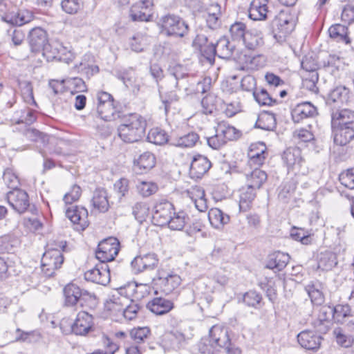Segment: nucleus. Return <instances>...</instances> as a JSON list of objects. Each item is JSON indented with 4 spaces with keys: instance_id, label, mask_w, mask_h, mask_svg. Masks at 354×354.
<instances>
[{
    "instance_id": "nucleus-42",
    "label": "nucleus",
    "mask_w": 354,
    "mask_h": 354,
    "mask_svg": "<svg viewBox=\"0 0 354 354\" xmlns=\"http://www.w3.org/2000/svg\"><path fill=\"white\" fill-rule=\"evenodd\" d=\"M328 33L330 37L337 41H342L346 44L350 43L348 28L344 25L337 24L331 26L328 29Z\"/></svg>"
},
{
    "instance_id": "nucleus-43",
    "label": "nucleus",
    "mask_w": 354,
    "mask_h": 354,
    "mask_svg": "<svg viewBox=\"0 0 354 354\" xmlns=\"http://www.w3.org/2000/svg\"><path fill=\"white\" fill-rule=\"evenodd\" d=\"M189 218L185 212H174L171 218H169V222L166 225L171 230H181L185 227Z\"/></svg>"
},
{
    "instance_id": "nucleus-35",
    "label": "nucleus",
    "mask_w": 354,
    "mask_h": 354,
    "mask_svg": "<svg viewBox=\"0 0 354 354\" xmlns=\"http://www.w3.org/2000/svg\"><path fill=\"white\" fill-rule=\"evenodd\" d=\"M199 136L194 132H190L187 134L174 136H171L169 140L170 145L182 148H189L194 147L198 140Z\"/></svg>"
},
{
    "instance_id": "nucleus-46",
    "label": "nucleus",
    "mask_w": 354,
    "mask_h": 354,
    "mask_svg": "<svg viewBox=\"0 0 354 354\" xmlns=\"http://www.w3.org/2000/svg\"><path fill=\"white\" fill-rule=\"evenodd\" d=\"M216 131L220 135V137L222 138L225 144L227 141L234 140L239 137V132H237L236 129L234 127L224 122L218 124Z\"/></svg>"
},
{
    "instance_id": "nucleus-19",
    "label": "nucleus",
    "mask_w": 354,
    "mask_h": 354,
    "mask_svg": "<svg viewBox=\"0 0 354 354\" xmlns=\"http://www.w3.org/2000/svg\"><path fill=\"white\" fill-rule=\"evenodd\" d=\"M212 165L208 158L198 154L193 157L189 174L192 178H201L210 169Z\"/></svg>"
},
{
    "instance_id": "nucleus-23",
    "label": "nucleus",
    "mask_w": 354,
    "mask_h": 354,
    "mask_svg": "<svg viewBox=\"0 0 354 354\" xmlns=\"http://www.w3.org/2000/svg\"><path fill=\"white\" fill-rule=\"evenodd\" d=\"M175 88H171V85L166 82L158 87V91L161 102L164 106V110L167 114L173 103L178 102V96L174 91Z\"/></svg>"
},
{
    "instance_id": "nucleus-27",
    "label": "nucleus",
    "mask_w": 354,
    "mask_h": 354,
    "mask_svg": "<svg viewBox=\"0 0 354 354\" xmlns=\"http://www.w3.org/2000/svg\"><path fill=\"white\" fill-rule=\"evenodd\" d=\"M216 55L222 59H230L233 57L234 59H239L235 56L236 51L235 45L232 44L226 37L220 38L216 46Z\"/></svg>"
},
{
    "instance_id": "nucleus-17",
    "label": "nucleus",
    "mask_w": 354,
    "mask_h": 354,
    "mask_svg": "<svg viewBox=\"0 0 354 354\" xmlns=\"http://www.w3.org/2000/svg\"><path fill=\"white\" fill-rule=\"evenodd\" d=\"M304 290L315 306H321L325 301L324 290L325 286L318 280L310 281L304 287Z\"/></svg>"
},
{
    "instance_id": "nucleus-31",
    "label": "nucleus",
    "mask_w": 354,
    "mask_h": 354,
    "mask_svg": "<svg viewBox=\"0 0 354 354\" xmlns=\"http://www.w3.org/2000/svg\"><path fill=\"white\" fill-rule=\"evenodd\" d=\"M133 164L135 170L140 174L145 173L155 166L156 158L152 153L146 151L134 159Z\"/></svg>"
},
{
    "instance_id": "nucleus-52",
    "label": "nucleus",
    "mask_w": 354,
    "mask_h": 354,
    "mask_svg": "<svg viewBox=\"0 0 354 354\" xmlns=\"http://www.w3.org/2000/svg\"><path fill=\"white\" fill-rule=\"evenodd\" d=\"M138 193L143 198H147L156 194L158 190L156 183L150 181H142L136 185Z\"/></svg>"
},
{
    "instance_id": "nucleus-41",
    "label": "nucleus",
    "mask_w": 354,
    "mask_h": 354,
    "mask_svg": "<svg viewBox=\"0 0 354 354\" xmlns=\"http://www.w3.org/2000/svg\"><path fill=\"white\" fill-rule=\"evenodd\" d=\"M276 124L274 114L263 112L259 115L255 127L266 131H272L276 127Z\"/></svg>"
},
{
    "instance_id": "nucleus-59",
    "label": "nucleus",
    "mask_w": 354,
    "mask_h": 354,
    "mask_svg": "<svg viewBox=\"0 0 354 354\" xmlns=\"http://www.w3.org/2000/svg\"><path fill=\"white\" fill-rule=\"evenodd\" d=\"M37 120V112L30 109H25L20 111V115L17 120V124H25L30 125Z\"/></svg>"
},
{
    "instance_id": "nucleus-49",
    "label": "nucleus",
    "mask_w": 354,
    "mask_h": 354,
    "mask_svg": "<svg viewBox=\"0 0 354 354\" xmlns=\"http://www.w3.org/2000/svg\"><path fill=\"white\" fill-rule=\"evenodd\" d=\"M63 83L73 94L87 90L84 81L80 77H68L64 80Z\"/></svg>"
},
{
    "instance_id": "nucleus-9",
    "label": "nucleus",
    "mask_w": 354,
    "mask_h": 354,
    "mask_svg": "<svg viewBox=\"0 0 354 354\" xmlns=\"http://www.w3.org/2000/svg\"><path fill=\"white\" fill-rule=\"evenodd\" d=\"M28 44L32 52L42 51L45 55L48 50L45 47L48 44V35L46 31L40 28L36 27L31 29L28 36Z\"/></svg>"
},
{
    "instance_id": "nucleus-22",
    "label": "nucleus",
    "mask_w": 354,
    "mask_h": 354,
    "mask_svg": "<svg viewBox=\"0 0 354 354\" xmlns=\"http://www.w3.org/2000/svg\"><path fill=\"white\" fill-rule=\"evenodd\" d=\"M331 125L354 127V111L348 109L333 111Z\"/></svg>"
},
{
    "instance_id": "nucleus-8",
    "label": "nucleus",
    "mask_w": 354,
    "mask_h": 354,
    "mask_svg": "<svg viewBox=\"0 0 354 354\" xmlns=\"http://www.w3.org/2000/svg\"><path fill=\"white\" fill-rule=\"evenodd\" d=\"M65 304L66 306H73L82 300L86 301L95 299V295L86 290H82L74 283H69L64 288Z\"/></svg>"
},
{
    "instance_id": "nucleus-6",
    "label": "nucleus",
    "mask_w": 354,
    "mask_h": 354,
    "mask_svg": "<svg viewBox=\"0 0 354 354\" xmlns=\"http://www.w3.org/2000/svg\"><path fill=\"white\" fill-rule=\"evenodd\" d=\"M153 281L161 292L165 295H169L180 286L181 279L178 274L172 272L159 270Z\"/></svg>"
},
{
    "instance_id": "nucleus-18",
    "label": "nucleus",
    "mask_w": 354,
    "mask_h": 354,
    "mask_svg": "<svg viewBox=\"0 0 354 354\" xmlns=\"http://www.w3.org/2000/svg\"><path fill=\"white\" fill-rule=\"evenodd\" d=\"M322 338L313 331L305 330L297 335L298 343L305 349L317 351L320 348Z\"/></svg>"
},
{
    "instance_id": "nucleus-14",
    "label": "nucleus",
    "mask_w": 354,
    "mask_h": 354,
    "mask_svg": "<svg viewBox=\"0 0 354 354\" xmlns=\"http://www.w3.org/2000/svg\"><path fill=\"white\" fill-rule=\"evenodd\" d=\"M131 267L135 274L154 270L158 264V259L154 253H148L136 257L131 261Z\"/></svg>"
},
{
    "instance_id": "nucleus-45",
    "label": "nucleus",
    "mask_w": 354,
    "mask_h": 354,
    "mask_svg": "<svg viewBox=\"0 0 354 354\" xmlns=\"http://www.w3.org/2000/svg\"><path fill=\"white\" fill-rule=\"evenodd\" d=\"M241 41L249 50H255L263 44V39L261 33L249 30H248Z\"/></svg>"
},
{
    "instance_id": "nucleus-16",
    "label": "nucleus",
    "mask_w": 354,
    "mask_h": 354,
    "mask_svg": "<svg viewBox=\"0 0 354 354\" xmlns=\"http://www.w3.org/2000/svg\"><path fill=\"white\" fill-rule=\"evenodd\" d=\"M66 216L76 225L77 230L83 231L88 226V211L83 207H68L66 210Z\"/></svg>"
},
{
    "instance_id": "nucleus-21",
    "label": "nucleus",
    "mask_w": 354,
    "mask_h": 354,
    "mask_svg": "<svg viewBox=\"0 0 354 354\" xmlns=\"http://www.w3.org/2000/svg\"><path fill=\"white\" fill-rule=\"evenodd\" d=\"M209 337L216 344V346L220 347L221 349L231 346L228 330L225 327L213 326L209 330Z\"/></svg>"
},
{
    "instance_id": "nucleus-30",
    "label": "nucleus",
    "mask_w": 354,
    "mask_h": 354,
    "mask_svg": "<svg viewBox=\"0 0 354 354\" xmlns=\"http://www.w3.org/2000/svg\"><path fill=\"white\" fill-rule=\"evenodd\" d=\"M152 7L136 3L131 7L129 15L133 21H149L152 18Z\"/></svg>"
},
{
    "instance_id": "nucleus-3",
    "label": "nucleus",
    "mask_w": 354,
    "mask_h": 354,
    "mask_svg": "<svg viewBox=\"0 0 354 354\" xmlns=\"http://www.w3.org/2000/svg\"><path fill=\"white\" fill-rule=\"evenodd\" d=\"M274 37L278 41L284 40L295 29L293 17L285 10H281L272 22Z\"/></svg>"
},
{
    "instance_id": "nucleus-12",
    "label": "nucleus",
    "mask_w": 354,
    "mask_h": 354,
    "mask_svg": "<svg viewBox=\"0 0 354 354\" xmlns=\"http://www.w3.org/2000/svg\"><path fill=\"white\" fill-rule=\"evenodd\" d=\"M84 279L88 281L106 286L111 280L109 266L101 263L96 265L84 273Z\"/></svg>"
},
{
    "instance_id": "nucleus-34",
    "label": "nucleus",
    "mask_w": 354,
    "mask_h": 354,
    "mask_svg": "<svg viewBox=\"0 0 354 354\" xmlns=\"http://www.w3.org/2000/svg\"><path fill=\"white\" fill-rule=\"evenodd\" d=\"M117 77L124 83L126 87L131 88L133 92L140 91V83L133 68H130L119 71L117 73Z\"/></svg>"
},
{
    "instance_id": "nucleus-56",
    "label": "nucleus",
    "mask_w": 354,
    "mask_h": 354,
    "mask_svg": "<svg viewBox=\"0 0 354 354\" xmlns=\"http://www.w3.org/2000/svg\"><path fill=\"white\" fill-rule=\"evenodd\" d=\"M5 184L11 190L19 189L20 181L17 175L10 168L5 169L3 175Z\"/></svg>"
},
{
    "instance_id": "nucleus-32",
    "label": "nucleus",
    "mask_w": 354,
    "mask_h": 354,
    "mask_svg": "<svg viewBox=\"0 0 354 354\" xmlns=\"http://www.w3.org/2000/svg\"><path fill=\"white\" fill-rule=\"evenodd\" d=\"M317 269L322 271L331 270L337 264V256L329 250L320 252L317 257Z\"/></svg>"
},
{
    "instance_id": "nucleus-10",
    "label": "nucleus",
    "mask_w": 354,
    "mask_h": 354,
    "mask_svg": "<svg viewBox=\"0 0 354 354\" xmlns=\"http://www.w3.org/2000/svg\"><path fill=\"white\" fill-rule=\"evenodd\" d=\"M6 198L9 205L19 214L24 213L30 207L29 196L21 189L10 190Z\"/></svg>"
},
{
    "instance_id": "nucleus-64",
    "label": "nucleus",
    "mask_w": 354,
    "mask_h": 354,
    "mask_svg": "<svg viewBox=\"0 0 354 354\" xmlns=\"http://www.w3.org/2000/svg\"><path fill=\"white\" fill-rule=\"evenodd\" d=\"M340 183L348 189H354V168L348 169L339 176Z\"/></svg>"
},
{
    "instance_id": "nucleus-2",
    "label": "nucleus",
    "mask_w": 354,
    "mask_h": 354,
    "mask_svg": "<svg viewBox=\"0 0 354 354\" xmlns=\"http://www.w3.org/2000/svg\"><path fill=\"white\" fill-rule=\"evenodd\" d=\"M48 250L43 254L41 264L43 276L46 278L53 277L64 263V258L62 251L65 250L66 242H55L48 245Z\"/></svg>"
},
{
    "instance_id": "nucleus-20",
    "label": "nucleus",
    "mask_w": 354,
    "mask_h": 354,
    "mask_svg": "<svg viewBox=\"0 0 354 354\" xmlns=\"http://www.w3.org/2000/svg\"><path fill=\"white\" fill-rule=\"evenodd\" d=\"M333 142L339 146H345L354 139V127L331 125Z\"/></svg>"
},
{
    "instance_id": "nucleus-57",
    "label": "nucleus",
    "mask_w": 354,
    "mask_h": 354,
    "mask_svg": "<svg viewBox=\"0 0 354 354\" xmlns=\"http://www.w3.org/2000/svg\"><path fill=\"white\" fill-rule=\"evenodd\" d=\"M198 349L202 354H217L221 350L209 337L201 339Z\"/></svg>"
},
{
    "instance_id": "nucleus-38",
    "label": "nucleus",
    "mask_w": 354,
    "mask_h": 354,
    "mask_svg": "<svg viewBox=\"0 0 354 354\" xmlns=\"http://www.w3.org/2000/svg\"><path fill=\"white\" fill-rule=\"evenodd\" d=\"M33 17L32 12L28 10H21L15 15H6L3 19L9 24L21 26L30 22Z\"/></svg>"
},
{
    "instance_id": "nucleus-7",
    "label": "nucleus",
    "mask_w": 354,
    "mask_h": 354,
    "mask_svg": "<svg viewBox=\"0 0 354 354\" xmlns=\"http://www.w3.org/2000/svg\"><path fill=\"white\" fill-rule=\"evenodd\" d=\"M174 212V205L165 199L156 202L153 209L152 221L158 226H166Z\"/></svg>"
},
{
    "instance_id": "nucleus-4",
    "label": "nucleus",
    "mask_w": 354,
    "mask_h": 354,
    "mask_svg": "<svg viewBox=\"0 0 354 354\" xmlns=\"http://www.w3.org/2000/svg\"><path fill=\"white\" fill-rule=\"evenodd\" d=\"M162 31L168 36L183 37L188 32V25L178 15L167 14L161 17Z\"/></svg>"
},
{
    "instance_id": "nucleus-47",
    "label": "nucleus",
    "mask_w": 354,
    "mask_h": 354,
    "mask_svg": "<svg viewBox=\"0 0 354 354\" xmlns=\"http://www.w3.org/2000/svg\"><path fill=\"white\" fill-rule=\"evenodd\" d=\"M132 214L140 223L145 221L149 214V207L145 202H136L131 207Z\"/></svg>"
},
{
    "instance_id": "nucleus-51",
    "label": "nucleus",
    "mask_w": 354,
    "mask_h": 354,
    "mask_svg": "<svg viewBox=\"0 0 354 354\" xmlns=\"http://www.w3.org/2000/svg\"><path fill=\"white\" fill-rule=\"evenodd\" d=\"M243 301L245 305L254 308H260L262 305V296L255 290H250L245 292L243 297Z\"/></svg>"
},
{
    "instance_id": "nucleus-55",
    "label": "nucleus",
    "mask_w": 354,
    "mask_h": 354,
    "mask_svg": "<svg viewBox=\"0 0 354 354\" xmlns=\"http://www.w3.org/2000/svg\"><path fill=\"white\" fill-rule=\"evenodd\" d=\"M97 113L98 116L104 121H111L115 118V109L113 102L97 104Z\"/></svg>"
},
{
    "instance_id": "nucleus-44",
    "label": "nucleus",
    "mask_w": 354,
    "mask_h": 354,
    "mask_svg": "<svg viewBox=\"0 0 354 354\" xmlns=\"http://www.w3.org/2000/svg\"><path fill=\"white\" fill-rule=\"evenodd\" d=\"M191 194H193L191 198L196 208L201 212H205L208 206L207 200L205 198V191L202 188L196 187L192 189Z\"/></svg>"
},
{
    "instance_id": "nucleus-15",
    "label": "nucleus",
    "mask_w": 354,
    "mask_h": 354,
    "mask_svg": "<svg viewBox=\"0 0 354 354\" xmlns=\"http://www.w3.org/2000/svg\"><path fill=\"white\" fill-rule=\"evenodd\" d=\"M282 159L286 165L288 171L297 173L300 171L301 168L305 163L302 157L301 151L298 147H290L287 149L282 156Z\"/></svg>"
},
{
    "instance_id": "nucleus-63",
    "label": "nucleus",
    "mask_w": 354,
    "mask_h": 354,
    "mask_svg": "<svg viewBox=\"0 0 354 354\" xmlns=\"http://www.w3.org/2000/svg\"><path fill=\"white\" fill-rule=\"evenodd\" d=\"M150 335V329L148 327H139L133 328L130 332L131 338L136 344L143 342Z\"/></svg>"
},
{
    "instance_id": "nucleus-61",
    "label": "nucleus",
    "mask_w": 354,
    "mask_h": 354,
    "mask_svg": "<svg viewBox=\"0 0 354 354\" xmlns=\"http://www.w3.org/2000/svg\"><path fill=\"white\" fill-rule=\"evenodd\" d=\"M231 36L234 40L242 41L248 30L246 26L242 22H235L230 29Z\"/></svg>"
},
{
    "instance_id": "nucleus-58",
    "label": "nucleus",
    "mask_w": 354,
    "mask_h": 354,
    "mask_svg": "<svg viewBox=\"0 0 354 354\" xmlns=\"http://www.w3.org/2000/svg\"><path fill=\"white\" fill-rule=\"evenodd\" d=\"M323 66L325 68H332V72L335 70L339 71L342 69L344 66V58L337 55H328L326 60L323 62Z\"/></svg>"
},
{
    "instance_id": "nucleus-60",
    "label": "nucleus",
    "mask_w": 354,
    "mask_h": 354,
    "mask_svg": "<svg viewBox=\"0 0 354 354\" xmlns=\"http://www.w3.org/2000/svg\"><path fill=\"white\" fill-rule=\"evenodd\" d=\"M74 69L82 75H85L87 77L93 76L99 71L97 66L90 64L87 62H80L74 66Z\"/></svg>"
},
{
    "instance_id": "nucleus-50",
    "label": "nucleus",
    "mask_w": 354,
    "mask_h": 354,
    "mask_svg": "<svg viewBox=\"0 0 354 354\" xmlns=\"http://www.w3.org/2000/svg\"><path fill=\"white\" fill-rule=\"evenodd\" d=\"M51 48L56 51V55L53 57V58H56V60L68 64L74 59L73 53L61 44L57 43L56 45L52 46Z\"/></svg>"
},
{
    "instance_id": "nucleus-1",
    "label": "nucleus",
    "mask_w": 354,
    "mask_h": 354,
    "mask_svg": "<svg viewBox=\"0 0 354 354\" xmlns=\"http://www.w3.org/2000/svg\"><path fill=\"white\" fill-rule=\"evenodd\" d=\"M146 127L145 119L139 114L133 113L124 123L118 127V134L124 142H136L145 136Z\"/></svg>"
},
{
    "instance_id": "nucleus-28",
    "label": "nucleus",
    "mask_w": 354,
    "mask_h": 354,
    "mask_svg": "<svg viewBox=\"0 0 354 354\" xmlns=\"http://www.w3.org/2000/svg\"><path fill=\"white\" fill-rule=\"evenodd\" d=\"M267 155L266 147L263 142L258 145H252L248 153L249 165L252 167H259L262 165Z\"/></svg>"
},
{
    "instance_id": "nucleus-24",
    "label": "nucleus",
    "mask_w": 354,
    "mask_h": 354,
    "mask_svg": "<svg viewBox=\"0 0 354 354\" xmlns=\"http://www.w3.org/2000/svg\"><path fill=\"white\" fill-rule=\"evenodd\" d=\"M189 75V74L183 66L177 64L171 69V75L165 79V82L171 84V88L180 89L185 86V79Z\"/></svg>"
},
{
    "instance_id": "nucleus-29",
    "label": "nucleus",
    "mask_w": 354,
    "mask_h": 354,
    "mask_svg": "<svg viewBox=\"0 0 354 354\" xmlns=\"http://www.w3.org/2000/svg\"><path fill=\"white\" fill-rule=\"evenodd\" d=\"M248 12L249 17L254 21L266 19L268 12V0H253Z\"/></svg>"
},
{
    "instance_id": "nucleus-37",
    "label": "nucleus",
    "mask_w": 354,
    "mask_h": 354,
    "mask_svg": "<svg viewBox=\"0 0 354 354\" xmlns=\"http://www.w3.org/2000/svg\"><path fill=\"white\" fill-rule=\"evenodd\" d=\"M245 178L246 185L259 189L267 180L268 176L266 171L255 168L251 172L245 174Z\"/></svg>"
},
{
    "instance_id": "nucleus-11",
    "label": "nucleus",
    "mask_w": 354,
    "mask_h": 354,
    "mask_svg": "<svg viewBox=\"0 0 354 354\" xmlns=\"http://www.w3.org/2000/svg\"><path fill=\"white\" fill-rule=\"evenodd\" d=\"M317 115V108L308 101L298 103L291 109V117L295 123H299L305 119L313 118Z\"/></svg>"
},
{
    "instance_id": "nucleus-13",
    "label": "nucleus",
    "mask_w": 354,
    "mask_h": 354,
    "mask_svg": "<svg viewBox=\"0 0 354 354\" xmlns=\"http://www.w3.org/2000/svg\"><path fill=\"white\" fill-rule=\"evenodd\" d=\"M93 316L85 311H81L71 325V331L76 335L86 336L93 330Z\"/></svg>"
},
{
    "instance_id": "nucleus-26",
    "label": "nucleus",
    "mask_w": 354,
    "mask_h": 354,
    "mask_svg": "<svg viewBox=\"0 0 354 354\" xmlns=\"http://www.w3.org/2000/svg\"><path fill=\"white\" fill-rule=\"evenodd\" d=\"M352 93L344 86L335 88L329 94L328 102L337 103L338 106L348 105L352 102Z\"/></svg>"
},
{
    "instance_id": "nucleus-25",
    "label": "nucleus",
    "mask_w": 354,
    "mask_h": 354,
    "mask_svg": "<svg viewBox=\"0 0 354 354\" xmlns=\"http://www.w3.org/2000/svg\"><path fill=\"white\" fill-rule=\"evenodd\" d=\"M147 308L153 313L162 315L171 310L174 305L171 300L158 297L150 300L147 304Z\"/></svg>"
},
{
    "instance_id": "nucleus-36",
    "label": "nucleus",
    "mask_w": 354,
    "mask_h": 354,
    "mask_svg": "<svg viewBox=\"0 0 354 354\" xmlns=\"http://www.w3.org/2000/svg\"><path fill=\"white\" fill-rule=\"evenodd\" d=\"M208 218L215 229H222L230 221V216L218 208L211 209L208 212Z\"/></svg>"
},
{
    "instance_id": "nucleus-5",
    "label": "nucleus",
    "mask_w": 354,
    "mask_h": 354,
    "mask_svg": "<svg viewBox=\"0 0 354 354\" xmlns=\"http://www.w3.org/2000/svg\"><path fill=\"white\" fill-rule=\"evenodd\" d=\"M120 250V242L118 239L111 236L100 241L95 251L96 258L101 263L113 261Z\"/></svg>"
},
{
    "instance_id": "nucleus-40",
    "label": "nucleus",
    "mask_w": 354,
    "mask_h": 354,
    "mask_svg": "<svg viewBox=\"0 0 354 354\" xmlns=\"http://www.w3.org/2000/svg\"><path fill=\"white\" fill-rule=\"evenodd\" d=\"M290 257L288 254L281 252H276L270 255L266 268L269 269H277L278 270H283L288 264Z\"/></svg>"
},
{
    "instance_id": "nucleus-62",
    "label": "nucleus",
    "mask_w": 354,
    "mask_h": 354,
    "mask_svg": "<svg viewBox=\"0 0 354 354\" xmlns=\"http://www.w3.org/2000/svg\"><path fill=\"white\" fill-rule=\"evenodd\" d=\"M297 185L295 180H291L286 182L279 193V198L286 202L294 194Z\"/></svg>"
},
{
    "instance_id": "nucleus-54",
    "label": "nucleus",
    "mask_w": 354,
    "mask_h": 354,
    "mask_svg": "<svg viewBox=\"0 0 354 354\" xmlns=\"http://www.w3.org/2000/svg\"><path fill=\"white\" fill-rule=\"evenodd\" d=\"M84 0H61L62 10L68 15H75L83 8Z\"/></svg>"
},
{
    "instance_id": "nucleus-33",
    "label": "nucleus",
    "mask_w": 354,
    "mask_h": 354,
    "mask_svg": "<svg viewBox=\"0 0 354 354\" xmlns=\"http://www.w3.org/2000/svg\"><path fill=\"white\" fill-rule=\"evenodd\" d=\"M91 204L100 212H106L109 209L108 196L105 189L97 188L93 194Z\"/></svg>"
},
{
    "instance_id": "nucleus-48",
    "label": "nucleus",
    "mask_w": 354,
    "mask_h": 354,
    "mask_svg": "<svg viewBox=\"0 0 354 354\" xmlns=\"http://www.w3.org/2000/svg\"><path fill=\"white\" fill-rule=\"evenodd\" d=\"M147 140L154 145H162L169 142V137L164 130L156 127L149 131Z\"/></svg>"
},
{
    "instance_id": "nucleus-53",
    "label": "nucleus",
    "mask_w": 354,
    "mask_h": 354,
    "mask_svg": "<svg viewBox=\"0 0 354 354\" xmlns=\"http://www.w3.org/2000/svg\"><path fill=\"white\" fill-rule=\"evenodd\" d=\"M254 100L260 106H272L276 104L277 100L270 97L265 88H258L252 94Z\"/></svg>"
},
{
    "instance_id": "nucleus-39",
    "label": "nucleus",
    "mask_w": 354,
    "mask_h": 354,
    "mask_svg": "<svg viewBox=\"0 0 354 354\" xmlns=\"http://www.w3.org/2000/svg\"><path fill=\"white\" fill-rule=\"evenodd\" d=\"M256 190L257 189L250 187L248 185L241 189L239 200V209L241 211L245 212L250 208L252 201L256 197Z\"/></svg>"
}]
</instances>
